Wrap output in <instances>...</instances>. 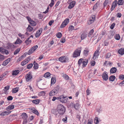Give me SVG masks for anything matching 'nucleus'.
Here are the masks:
<instances>
[{
	"label": "nucleus",
	"instance_id": "obj_24",
	"mask_svg": "<svg viewBox=\"0 0 124 124\" xmlns=\"http://www.w3.org/2000/svg\"><path fill=\"white\" fill-rule=\"evenodd\" d=\"M34 66L33 68L34 69H38V64L35 62V61L33 63Z\"/></svg>",
	"mask_w": 124,
	"mask_h": 124
},
{
	"label": "nucleus",
	"instance_id": "obj_7",
	"mask_svg": "<svg viewBox=\"0 0 124 124\" xmlns=\"http://www.w3.org/2000/svg\"><path fill=\"white\" fill-rule=\"evenodd\" d=\"M95 18V17L94 15H93L89 19V20L87 21V23L88 24L90 25L94 21Z\"/></svg>",
	"mask_w": 124,
	"mask_h": 124
},
{
	"label": "nucleus",
	"instance_id": "obj_6",
	"mask_svg": "<svg viewBox=\"0 0 124 124\" xmlns=\"http://www.w3.org/2000/svg\"><path fill=\"white\" fill-rule=\"evenodd\" d=\"M99 55V52L98 50H96L94 52L92 59L95 60H96L98 58V57Z\"/></svg>",
	"mask_w": 124,
	"mask_h": 124
},
{
	"label": "nucleus",
	"instance_id": "obj_31",
	"mask_svg": "<svg viewBox=\"0 0 124 124\" xmlns=\"http://www.w3.org/2000/svg\"><path fill=\"white\" fill-rule=\"evenodd\" d=\"M114 35V33L112 31H110L109 32V33L108 34V37L110 38H112Z\"/></svg>",
	"mask_w": 124,
	"mask_h": 124
},
{
	"label": "nucleus",
	"instance_id": "obj_47",
	"mask_svg": "<svg viewBox=\"0 0 124 124\" xmlns=\"http://www.w3.org/2000/svg\"><path fill=\"white\" fill-rule=\"evenodd\" d=\"M33 66L32 63L30 64L27 65V68L28 69H30L32 68Z\"/></svg>",
	"mask_w": 124,
	"mask_h": 124
},
{
	"label": "nucleus",
	"instance_id": "obj_23",
	"mask_svg": "<svg viewBox=\"0 0 124 124\" xmlns=\"http://www.w3.org/2000/svg\"><path fill=\"white\" fill-rule=\"evenodd\" d=\"M56 94L53 90L51 91L49 93V95L51 96H54Z\"/></svg>",
	"mask_w": 124,
	"mask_h": 124
},
{
	"label": "nucleus",
	"instance_id": "obj_13",
	"mask_svg": "<svg viewBox=\"0 0 124 124\" xmlns=\"http://www.w3.org/2000/svg\"><path fill=\"white\" fill-rule=\"evenodd\" d=\"M118 53L120 54L123 55L124 54V48H121L118 51Z\"/></svg>",
	"mask_w": 124,
	"mask_h": 124
},
{
	"label": "nucleus",
	"instance_id": "obj_17",
	"mask_svg": "<svg viewBox=\"0 0 124 124\" xmlns=\"http://www.w3.org/2000/svg\"><path fill=\"white\" fill-rule=\"evenodd\" d=\"M10 61V58H8L3 62L2 64V65L3 66L6 65Z\"/></svg>",
	"mask_w": 124,
	"mask_h": 124
},
{
	"label": "nucleus",
	"instance_id": "obj_22",
	"mask_svg": "<svg viewBox=\"0 0 124 124\" xmlns=\"http://www.w3.org/2000/svg\"><path fill=\"white\" fill-rule=\"evenodd\" d=\"M56 79L55 77H53L51 79V85H53L56 82Z\"/></svg>",
	"mask_w": 124,
	"mask_h": 124
},
{
	"label": "nucleus",
	"instance_id": "obj_63",
	"mask_svg": "<svg viewBox=\"0 0 124 124\" xmlns=\"http://www.w3.org/2000/svg\"><path fill=\"white\" fill-rule=\"evenodd\" d=\"M122 16L121 14L119 13H117V17H118L120 18Z\"/></svg>",
	"mask_w": 124,
	"mask_h": 124
},
{
	"label": "nucleus",
	"instance_id": "obj_12",
	"mask_svg": "<svg viewBox=\"0 0 124 124\" xmlns=\"http://www.w3.org/2000/svg\"><path fill=\"white\" fill-rule=\"evenodd\" d=\"M14 105H10L7 107L6 110H7L8 111H9V110L13 109H14Z\"/></svg>",
	"mask_w": 124,
	"mask_h": 124
},
{
	"label": "nucleus",
	"instance_id": "obj_42",
	"mask_svg": "<svg viewBox=\"0 0 124 124\" xmlns=\"http://www.w3.org/2000/svg\"><path fill=\"white\" fill-rule=\"evenodd\" d=\"M62 76L63 78L66 80H68L69 79V77L66 74H64Z\"/></svg>",
	"mask_w": 124,
	"mask_h": 124
},
{
	"label": "nucleus",
	"instance_id": "obj_30",
	"mask_svg": "<svg viewBox=\"0 0 124 124\" xmlns=\"http://www.w3.org/2000/svg\"><path fill=\"white\" fill-rule=\"evenodd\" d=\"M74 108L76 109H78L80 107V106L78 103L75 104L74 105Z\"/></svg>",
	"mask_w": 124,
	"mask_h": 124
},
{
	"label": "nucleus",
	"instance_id": "obj_1",
	"mask_svg": "<svg viewBox=\"0 0 124 124\" xmlns=\"http://www.w3.org/2000/svg\"><path fill=\"white\" fill-rule=\"evenodd\" d=\"M65 110L64 107L61 104L58 105L57 107V111L55 110H53L52 112L55 114H57V113L60 115H63Z\"/></svg>",
	"mask_w": 124,
	"mask_h": 124
},
{
	"label": "nucleus",
	"instance_id": "obj_46",
	"mask_svg": "<svg viewBox=\"0 0 124 124\" xmlns=\"http://www.w3.org/2000/svg\"><path fill=\"white\" fill-rule=\"evenodd\" d=\"M124 1L123 0H119L117 3L119 5H122Z\"/></svg>",
	"mask_w": 124,
	"mask_h": 124
},
{
	"label": "nucleus",
	"instance_id": "obj_50",
	"mask_svg": "<svg viewBox=\"0 0 124 124\" xmlns=\"http://www.w3.org/2000/svg\"><path fill=\"white\" fill-rule=\"evenodd\" d=\"M54 0H51V3L49 5V6L50 7H51L53 6L54 4Z\"/></svg>",
	"mask_w": 124,
	"mask_h": 124
},
{
	"label": "nucleus",
	"instance_id": "obj_28",
	"mask_svg": "<svg viewBox=\"0 0 124 124\" xmlns=\"http://www.w3.org/2000/svg\"><path fill=\"white\" fill-rule=\"evenodd\" d=\"M39 102L40 100L39 99L34 100L32 101V102L33 103L35 104H39Z\"/></svg>",
	"mask_w": 124,
	"mask_h": 124
},
{
	"label": "nucleus",
	"instance_id": "obj_45",
	"mask_svg": "<svg viewBox=\"0 0 124 124\" xmlns=\"http://www.w3.org/2000/svg\"><path fill=\"white\" fill-rule=\"evenodd\" d=\"M94 123L96 124H98L99 121H98V118L97 117H96L94 118Z\"/></svg>",
	"mask_w": 124,
	"mask_h": 124
},
{
	"label": "nucleus",
	"instance_id": "obj_25",
	"mask_svg": "<svg viewBox=\"0 0 124 124\" xmlns=\"http://www.w3.org/2000/svg\"><path fill=\"white\" fill-rule=\"evenodd\" d=\"M28 60L25 59L22 61L21 63V64L22 66H24L28 62Z\"/></svg>",
	"mask_w": 124,
	"mask_h": 124
},
{
	"label": "nucleus",
	"instance_id": "obj_53",
	"mask_svg": "<svg viewBox=\"0 0 124 124\" xmlns=\"http://www.w3.org/2000/svg\"><path fill=\"white\" fill-rule=\"evenodd\" d=\"M74 27L72 25L70 26L69 28V31H71L74 30Z\"/></svg>",
	"mask_w": 124,
	"mask_h": 124
},
{
	"label": "nucleus",
	"instance_id": "obj_26",
	"mask_svg": "<svg viewBox=\"0 0 124 124\" xmlns=\"http://www.w3.org/2000/svg\"><path fill=\"white\" fill-rule=\"evenodd\" d=\"M59 87L58 86H56L53 89L55 92L57 94L59 91Z\"/></svg>",
	"mask_w": 124,
	"mask_h": 124
},
{
	"label": "nucleus",
	"instance_id": "obj_4",
	"mask_svg": "<svg viewBox=\"0 0 124 124\" xmlns=\"http://www.w3.org/2000/svg\"><path fill=\"white\" fill-rule=\"evenodd\" d=\"M69 19L66 18L62 23L61 25V28H63L65 27V26L69 23Z\"/></svg>",
	"mask_w": 124,
	"mask_h": 124
},
{
	"label": "nucleus",
	"instance_id": "obj_52",
	"mask_svg": "<svg viewBox=\"0 0 124 124\" xmlns=\"http://www.w3.org/2000/svg\"><path fill=\"white\" fill-rule=\"evenodd\" d=\"M62 36V34L60 32H58L56 34V37L58 38H61Z\"/></svg>",
	"mask_w": 124,
	"mask_h": 124
},
{
	"label": "nucleus",
	"instance_id": "obj_34",
	"mask_svg": "<svg viewBox=\"0 0 124 124\" xmlns=\"http://www.w3.org/2000/svg\"><path fill=\"white\" fill-rule=\"evenodd\" d=\"M27 29V31H31L33 30V28L31 27L29 25Z\"/></svg>",
	"mask_w": 124,
	"mask_h": 124
},
{
	"label": "nucleus",
	"instance_id": "obj_15",
	"mask_svg": "<svg viewBox=\"0 0 124 124\" xmlns=\"http://www.w3.org/2000/svg\"><path fill=\"white\" fill-rule=\"evenodd\" d=\"M87 36V34L85 32L83 33L81 35V39L82 40L86 38Z\"/></svg>",
	"mask_w": 124,
	"mask_h": 124
},
{
	"label": "nucleus",
	"instance_id": "obj_18",
	"mask_svg": "<svg viewBox=\"0 0 124 124\" xmlns=\"http://www.w3.org/2000/svg\"><path fill=\"white\" fill-rule=\"evenodd\" d=\"M21 116L23 119L25 121H26L27 117L26 114L25 113H23L22 114Z\"/></svg>",
	"mask_w": 124,
	"mask_h": 124
},
{
	"label": "nucleus",
	"instance_id": "obj_29",
	"mask_svg": "<svg viewBox=\"0 0 124 124\" xmlns=\"http://www.w3.org/2000/svg\"><path fill=\"white\" fill-rule=\"evenodd\" d=\"M84 59L82 58L80 59L78 61V64L79 65V66H80L82 64L83 62V61Z\"/></svg>",
	"mask_w": 124,
	"mask_h": 124
},
{
	"label": "nucleus",
	"instance_id": "obj_60",
	"mask_svg": "<svg viewBox=\"0 0 124 124\" xmlns=\"http://www.w3.org/2000/svg\"><path fill=\"white\" fill-rule=\"evenodd\" d=\"M65 41V39L63 38H62L60 40V42L62 43H63Z\"/></svg>",
	"mask_w": 124,
	"mask_h": 124
},
{
	"label": "nucleus",
	"instance_id": "obj_58",
	"mask_svg": "<svg viewBox=\"0 0 124 124\" xmlns=\"http://www.w3.org/2000/svg\"><path fill=\"white\" fill-rule=\"evenodd\" d=\"M38 46L37 45H35L33 46L31 48L33 49V50L34 51L38 48Z\"/></svg>",
	"mask_w": 124,
	"mask_h": 124
},
{
	"label": "nucleus",
	"instance_id": "obj_40",
	"mask_svg": "<svg viewBox=\"0 0 124 124\" xmlns=\"http://www.w3.org/2000/svg\"><path fill=\"white\" fill-rule=\"evenodd\" d=\"M117 0H115L113 1L112 4V5L116 7L117 6Z\"/></svg>",
	"mask_w": 124,
	"mask_h": 124
},
{
	"label": "nucleus",
	"instance_id": "obj_39",
	"mask_svg": "<svg viewBox=\"0 0 124 124\" xmlns=\"http://www.w3.org/2000/svg\"><path fill=\"white\" fill-rule=\"evenodd\" d=\"M18 91V88L16 87L13 89L12 92L13 93H17Z\"/></svg>",
	"mask_w": 124,
	"mask_h": 124
},
{
	"label": "nucleus",
	"instance_id": "obj_2",
	"mask_svg": "<svg viewBox=\"0 0 124 124\" xmlns=\"http://www.w3.org/2000/svg\"><path fill=\"white\" fill-rule=\"evenodd\" d=\"M81 47H80L78 48V49L76 50L73 53V57L74 58L77 57L79 56L81 52Z\"/></svg>",
	"mask_w": 124,
	"mask_h": 124
},
{
	"label": "nucleus",
	"instance_id": "obj_64",
	"mask_svg": "<svg viewBox=\"0 0 124 124\" xmlns=\"http://www.w3.org/2000/svg\"><path fill=\"white\" fill-rule=\"evenodd\" d=\"M67 117H66L65 118H63L62 119V120L63 122L65 123H67Z\"/></svg>",
	"mask_w": 124,
	"mask_h": 124
},
{
	"label": "nucleus",
	"instance_id": "obj_38",
	"mask_svg": "<svg viewBox=\"0 0 124 124\" xmlns=\"http://www.w3.org/2000/svg\"><path fill=\"white\" fill-rule=\"evenodd\" d=\"M29 23L31 24V25L33 26H34L36 24V23L32 20L30 21Z\"/></svg>",
	"mask_w": 124,
	"mask_h": 124
},
{
	"label": "nucleus",
	"instance_id": "obj_20",
	"mask_svg": "<svg viewBox=\"0 0 124 124\" xmlns=\"http://www.w3.org/2000/svg\"><path fill=\"white\" fill-rule=\"evenodd\" d=\"M88 62L87 60L84 59L82 63L83 66L84 67H85L87 65Z\"/></svg>",
	"mask_w": 124,
	"mask_h": 124
},
{
	"label": "nucleus",
	"instance_id": "obj_36",
	"mask_svg": "<svg viewBox=\"0 0 124 124\" xmlns=\"http://www.w3.org/2000/svg\"><path fill=\"white\" fill-rule=\"evenodd\" d=\"M32 109V112L34 113L35 114L37 115H39V113L38 111L34 108H33Z\"/></svg>",
	"mask_w": 124,
	"mask_h": 124
},
{
	"label": "nucleus",
	"instance_id": "obj_54",
	"mask_svg": "<svg viewBox=\"0 0 124 124\" xmlns=\"http://www.w3.org/2000/svg\"><path fill=\"white\" fill-rule=\"evenodd\" d=\"M107 63H108V64H109L110 66L112 64V63L111 62H108V61H106L104 63V64L105 65H107L106 64Z\"/></svg>",
	"mask_w": 124,
	"mask_h": 124
},
{
	"label": "nucleus",
	"instance_id": "obj_49",
	"mask_svg": "<svg viewBox=\"0 0 124 124\" xmlns=\"http://www.w3.org/2000/svg\"><path fill=\"white\" fill-rule=\"evenodd\" d=\"M98 4L96 3L94 5L93 8V10H95L98 7Z\"/></svg>",
	"mask_w": 124,
	"mask_h": 124
},
{
	"label": "nucleus",
	"instance_id": "obj_32",
	"mask_svg": "<svg viewBox=\"0 0 124 124\" xmlns=\"http://www.w3.org/2000/svg\"><path fill=\"white\" fill-rule=\"evenodd\" d=\"M30 37L28 38L25 41V43L27 45H29L30 43L31 42V40H29V39H30Z\"/></svg>",
	"mask_w": 124,
	"mask_h": 124
},
{
	"label": "nucleus",
	"instance_id": "obj_37",
	"mask_svg": "<svg viewBox=\"0 0 124 124\" xmlns=\"http://www.w3.org/2000/svg\"><path fill=\"white\" fill-rule=\"evenodd\" d=\"M9 88V86H7L4 87L3 91L5 92V93H6L7 91L8 90Z\"/></svg>",
	"mask_w": 124,
	"mask_h": 124
},
{
	"label": "nucleus",
	"instance_id": "obj_57",
	"mask_svg": "<svg viewBox=\"0 0 124 124\" xmlns=\"http://www.w3.org/2000/svg\"><path fill=\"white\" fill-rule=\"evenodd\" d=\"M119 78L121 80H123L124 79V75H120L119 76Z\"/></svg>",
	"mask_w": 124,
	"mask_h": 124
},
{
	"label": "nucleus",
	"instance_id": "obj_35",
	"mask_svg": "<svg viewBox=\"0 0 124 124\" xmlns=\"http://www.w3.org/2000/svg\"><path fill=\"white\" fill-rule=\"evenodd\" d=\"M33 49L32 48H31L29 51L28 52L27 54H28L30 55L34 51V50H33Z\"/></svg>",
	"mask_w": 124,
	"mask_h": 124
},
{
	"label": "nucleus",
	"instance_id": "obj_59",
	"mask_svg": "<svg viewBox=\"0 0 124 124\" xmlns=\"http://www.w3.org/2000/svg\"><path fill=\"white\" fill-rule=\"evenodd\" d=\"M94 30L93 29H92L89 32V35H88V36H89V35H91L93 33V32Z\"/></svg>",
	"mask_w": 124,
	"mask_h": 124
},
{
	"label": "nucleus",
	"instance_id": "obj_44",
	"mask_svg": "<svg viewBox=\"0 0 124 124\" xmlns=\"http://www.w3.org/2000/svg\"><path fill=\"white\" fill-rule=\"evenodd\" d=\"M50 73L47 72L46 73H45L44 75V77L45 78H47L48 77L50 76Z\"/></svg>",
	"mask_w": 124,
	"mask_h": 124
},
{
	"label": "nucleus",
	"instance_id": "obj_61",
	"mask_svg": "<svg viewBox=\"0 0 124 124\" xmlns=\"http://www.w3.org/2000/svg\"><path fill=\"white\" fill-rule=\"evenodd\" d=\"M91 64L92 66H94L95 65V62L94 61H92L91 62Z\"/></svg>",
	"mask_w": 124,
	"mask_h": 124
},
{
	"label": "nucleus",
	"instance_id": "obj_51",
	"mask_svg": "<svg viewBox=\"0 0 124 124\" xmlns=\"http://www.w3.org/2000/svg\"><path fill=\"white\" fill-rule=\"evenodd\" d=\"M5 49L2 47H0V51L2 54H4V52Z\"/></svg>",
	"mask_w": 124,
	"mask_h": 124
},
{
	"label": "nucleus",
	"instance_id": "obj_19",
	"mask_svg": "<svg viewBox=\"0 0 124 124\" xmlns=\"http://www.w3.org/2000/svg\"><path fill=\"white\" fill-rule=\"evenodd\" d=\"M7 45L11 48H14L16 47V46L14 45L13 44L9 43H7Z\"/></svg>",
	"mask_w": 124,
	"mask_h": 124
},
{
	"label": "nucleus",
	"instance_id": "obj_27",
	"mask_svg": "<svg viewBox=\"0 0 124 124\" xmlns=\"http://www.w3.org/2000/svg\"><path fill=\"white\" fill-rule=\"evenodd\" d=\"M115 79V77L114 75H112L110 76L109 78V79L110 81H113Z\"/></svg>",
	"mask_w": 124,
	"mask_h": 124
},
{
	"label": "nucleus",
	"instance_id": "obj_9",
	"mask_svg": "<svg viewBox=\"0 0 124 124\" xmlns=\"http://www.w3.org/2000/svg\"><path fill=\"white\" fill-rule=\"evenodd\" d=\"M43 29L42 28H40L36 32L35 36L36 38L38 37L40 35Z\"/></svg>",
	"mask_w": 124,
	"mask_h": 124
},
{
	"label": "nucleus",
	"instance_id": "obj_14",
	"mask_svg": "<svg viewBox=\"0 0 124 124\" xmlns=\"http://www.w3.org/2000/svg\"><path fill=\"white\" fill-rule=\"evenodd\" d=\"M76 2L75 1H73L71 2L68 7L69 9H71L75 6Z\"/></svg>",
	"mask_w": 124,
	"mask_h": 124
},
{
	"label": "nucleus",
	"instance_id": "obj_8",
	"mask_svg": "<svg viewBox=\"0 0 124 124\" xmlns=\"http://www.w3.org/2000/svg\"><path fill=\"white\" fill-rule=\"evenodd\" d=\"M102 76V77L104 80L106 81L108 79V76L107 72L105 71L103 72Z\"/></svg>",
	"mask_w": 124,
	"mask_h": 124
},
{
	"label": "nucleus",
	"instance_id": "obj_56",
	"mask_svg": "<svg viewBox=\"0 0 124 124\" xmlns=\"http://www.w3.org/2000/svg\"><path fill=\"white\" fill-rule=\"evenodd\" d=\"M4 59V57L3 55L0 54V61H2Z\"/></svg>",
	"mask_w": 124,
	"mask_h": 124
},
{
	"label": "nucleus",
	"instance_id": "obj_11",
	"mask_svg": "<svg viewBox=\"0 0 124 124\" xmlns=\"http://www.w3.org/2000/svg\"><path fill=\"white\" fill-rule=\"evenodd\" d=\"M11 112V111L8 112L7 111H5L1 112L0 114V115L2 116H4L10 114Z\"/></svg>",
	"mask_w": 124,
	"mask_h": 124
},
{
	"label": "nucleus",
	"instance_id": "obj_62",
	"mask_svg": "<svg viewBox=\"0 0 124 124\" xmlns=\"http://www.w3.org/2000/svg\"><path fill=\"white\" fill-rule=\"evenodd\" d=\"M56 99H57L58 100H59L58 97H53V98L52 99V100L53 101H55V100H56Z\"/></svg>",
	"mask_w": 124,
	"mask_h": 124
},
{
	"label": "nucleus",
	"instance_id": "obj_55",
	"mask_svg": "<svg viewBox=\"0 0 124 124\" xmlns=\"http://www.w3.org/2000/svg\"><path fill=\"white\" fill-rule=\"evenodd\" d=\"M13 99V97L11 96H9L7 98V99L8 101H11Z\"/></svg>",
	"mask_w": 124,
	"mask_h": 124
},
{
	"label": "nucleus",
	"instance_id": "obj_16",
	"mask_svg": "<svg viewBox=\"0 0 124 124\" xmlns=\"http://www.w3.org/2000/svg\"><path fill=\"white\" fill-rule=\"evenodd\" d=\"M117 70V69L116 67H113L110 69V73L113 74L116 72Z\"/></svg>",
	"mask_w": 124,
	"mask_h": 124
},
{
	"label": "nucleus",
	"instance_id": "obj_21",
	"mask_svg": "<svg viewBox=\"0 0 124 124\" xmlns=\"http://www.w3.org/2000/svg\"><path fill=\"white\" fill-rule=\"evenodd\" d=\"M22 42V41L19 38H18L14 44H20Z\"/></svg>",
	"mask_w": 124,
	"mask_h": 124
},
{
	"label": "nucleus",
	"instance_id": "obj_48",
	"mask_svg": "<svg viewBox=\"0 0 124 124\" xmlns=\"http://www.w3.org/2000/svg\"><path fill=\"white\" fill-rule=\"evenodd\" d=\"M89 52V50H84V54L85 55H87Z\"/></svg>",
	"mask_w": 124,
	"mask_h": 124
},
{
	"label": "nucleus",
	"instance_id": "obj_43",
	"mask_svg": "<svg viewBox=\"0 0 124 124\" xmlns=\"http://www.w3.org/2000/svg\"><path fill=\"white\" fill-rule=\"evenodd\" d=\"M115 39L117 40H119L120 39V36L118 34H116L115 36Z\"/></svg>",
	"mask_w": 124,
	"mask_h": 124
},
{
	"label": "nucleus",
	"instance_id": "obj_41",
	"mask_svg": "<svg viewBox=\"0 0 124 124\" xmlns=\"http://www.w3.org/2000/svg\"><path fill=\"white\" fill-rule=\"evenodd\" d=\"M20 50V48H19L16 49L14 52V55H16L19 53Z\"/></svg>",
	"mask_w": 124,
	"mask_h": 124
},
{
	"label": "nucleus",
	"instance_id": "obj_33",
	"mask_svg": "<svg viewBox=\"0 0 124 124\" xmlns=\"http://www.w3.org/2000/svg\"><path fill=\"white\" fill-rule=\"evenodd\" d=\"M19 70H16L13 71V72L12 74L13 75H16L19 73Z\"/></svg>",
	"mask_w": 124,
	"mask_h": 124
},
{
	"label": "nucleus",
	"instance_id": "obj_10",
	"mask_svg": "<svg viewBox=\"0 0 124 124\" xmlns=\"http://www.w3.org/2000/svg\"><path fill=\"white\" fill-rule=\"evenodd\" d=\"M26 80L27 81H28L32 78V75L30 73L27 74L26 76Z\"/></svg>",
	"mask_w": 124,
	"mask_h": 124
},
{
	"label": "nucleus",
	"instance_id": "obj_3",
	"mask_svg": "<svg viewBox=\"0 0 124 124\" xmlns=\"http://www.w3.org/2000/svg\"><path fill=\"white\" fill-rule=\"evenodd\" d=\"M59 100L62 103H65L67 102L68 99L67 97L64 96L63 95L60 96L58 97Z\"/></svg>",
	"mask_w": 124,
	"mask_h": 124
},
{
	"label": "nucleus",
	"instance_id": "obj_5",
	"mask_svg": "<svg viewBox=\"0 0 124 124\" xmlns=\"http://www.w3.org/2000/svg\"><path fill=\"white\" fill-rule=\"evenodd\" d=\"M68 60V58L65 56L61 57L59 58V60L61 62H65Z\"/></svg>",
	"mask_w": 124,
	"mask_h": 124
}]
</instances>
